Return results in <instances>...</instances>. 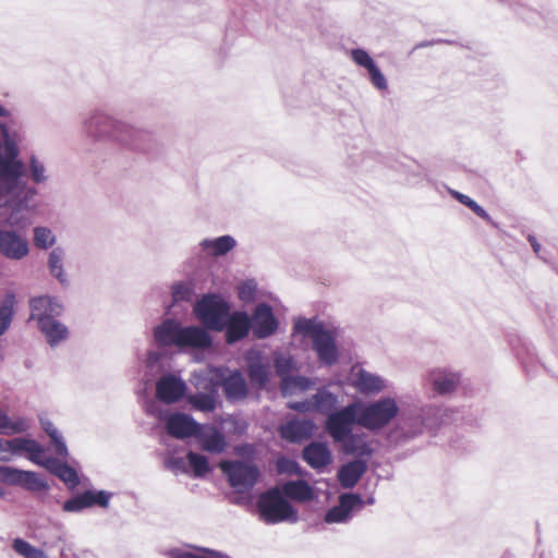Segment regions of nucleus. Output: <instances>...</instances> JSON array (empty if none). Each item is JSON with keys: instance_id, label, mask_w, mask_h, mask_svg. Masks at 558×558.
<instances>
[{"instance_id": "4be33fe9", "label": "nucleus", "mask_w": 558, "mask_h": 558, "mask_svg": "<svg viewBox=\"0 0 558 558\" xmlns=\"http://www.w3.org/2000/svg\"><path fill=\"white\" fill-rule=\"evenodd\" d=\"M362 505L363 499L359 494H342L339 497V504L325 514V521L327 523H345L351 519L352 510Z\"/></svg>"}, {"instance_id": "4c0bfd02", "label": "nucleus", "mask_w": 558, "mask_h": 558, "mask_svg": "<svg viewBox=\"0 0 558 558\" xmlns=\"http://www.w3.org/2000/svg\"><path fill=\"white\" fill-rule=\"evenodd\" d=\"M29 428V423L24 417L12 420L4 412L0 411V435H14L24 433Z\"/></svg>"}, {"instance_id": "0eeeda50", "label": "nucleus", "mask_w": 558, "mask_h": 558, "mask_svg": "<svg viewBox=\"0 0 558 558\" xmlns=\"http://www.w3.org/2000/svg\"><path fill=\"white\" fill-rule=\"evenodd\" d=\"M257 509L260 520L266 524L284 521L295 523L299 520L296 510L278 487L270 488L258 497Z\"/></svg>"}, {"instance_id": "9d476101", "label": "nucleus", "mask_w": 558, "mask_h": 558, "mask_svg": "<svg viewBox=\"0 0 558 558\" xmlns=\"http://www.w3.org/2000/svg\"><path fill=\"white\" fill-rule=\"evenodd\" d=\"M442 410L434 405H425L420 410L403 414L399 424L404 439L414 438L423 434L424 429L434 427L445 422L441 418Z\"/></svg>"}, {"instance_id": "a19ab883", "label": "nucleus", "mask_w": 558, "mask_h": 558, "mask_svg": "<svg viewBox=\"0 0 558 558\" xmlns=\"http://www.w3.org/2000/svg\"><path fill=\"white\" fill-rule=\"evenodd\" d=\"M15 295L8 293L0 302V336L10 327L14 316Z\"/></svg>"}, {"instance_id": "a878e982", "label": "nucleus", "mask_w": 558, "mask_h": 558, "mask_svg": "<svg viewBox=\"0 0 558 558\" xmlns=\"http://www.w3.org/2000/svg\"><path fill=\"white\" fill-rule=\"evenodd\" d=\"M315 424L310 420H291L280 428L282 438L290 442H300L313 435Z\"/></svg>"}, {"instance_id": "3c124183", "label": "nucleus", "mask_w": 558, "mask_h": 558, "mask_svg": "<svg viewBox=\"0 0 558 558\" xmlns=\"http://www.w3.org/2000/svg\"><path fill=\"white\" fill-rule=\"evenodd\" d=\"M86 508H88V507H87L84 492L65 500L62 505V509L65 512H81L82 510H84Z\"/></svg>"}, {"instance_id": "b1692460", "label": "nucleus", "mask_w": 558, "mask_h": 558, "mask_svg": "<svg viewBox=\"0 0 558 558\" xmlns=\"http://www.w3.org/2000/svg\"><path fill=\"white\" fill-rule=\"evenodd\" d=\"M199 429L201 425L184 413L171 414L167 420L168 433L179 439L196 436Z\"/></svg>"}, {"instance_id": "37998d69", "label": "nucleus", "mask_w": 558, "mask_h": 558, "mask_svg": "<svg viewBox=\"0 0 558 558\" xmlns=\"http://www.w3.org/2000/svg\"><path fill=\"white\" fill-rule=\"evenodd\" d=\"M13 550L23 558H49L48 555L39 548H36L23 538L16 537L12 542Z\"/></svg>"}, {"instance_id": "c756f323", "label": "nucleus", "mask_w": 558, "mask_h": 558, "mask_svg": "<svg viewBox=\"0 0 558 558\" xmlns=\"http://www.w3.org/2000/svg\"><path fill=\"white\" fill-rule=\"evenodd\" d=\"M206 392H196L189 396V402L190 404L202 412L208 413L213 412L216 409L217 404V391H218V385L216 383H208L206 385Z\"/></svg>"}, {"instance_id": "dca6fc26", "label": "nucleus", "mask_w": 558, "mask_h": 558, "mask_svg": "<svg viewBox=\"0 0 558 558\" xmlns=\"http://www.w3.org/2000/svg\"><path fill=\"white\" fill-rule=\"evenodd\" d=\"M250 317L253 333L257 339H266L278 329V319L275 317L271 306L267 303L257 304Z\"/></svg>"}, {"instance_id": "2eb2a0df", "label": "nucleus", "mask_w": 558, "mask_h": 558, "mask_svg": "<svg viewBox=\"0 0 558 558\" xmlns=\"http://www.w3.org/2000/svg\"><path fill=\"white\" fill-rule=\"evenodd\" d=\"M247 376L253 386L264 389L270 379V364L258 350H248L244 356Z\"/></svg>"}, {"instance_id": "bf43d9fd", "label": "nucleus", "mask_w": 558, "mask_h": 558, "mask_svg": "<svg viewBox=\"0 0 558 558\" xmlns=\"http://www.w3.org/2000/svg\"><path fill=\"white\" fill-rule=\"evenodd\" d=\"M8 440L0 438V462H9Z\"/></svg>"}, {"instance_id": "f8f14e48", "label": "nucleus", "mask_w": 558, "mask_h": 558, "mask_svg": "<svg viewBox=\"0 0 558 558\" xmlns=\"http://www.w3.org/2000/svg\"><path fill=\"white\" fill-rule=\"evenodd\" d=\"M219 468L227 476L230 486L238 493L253 488L259 477L258 468L251 462L221 461Z\"/></svg>"}, {"instance_id": "69168bd1", "label": "nucleus", "mask_w": 558, "mask_h": 558, "mask_svg": "<svg viewBox=\"0 0 558 558\" xmlns=\"http://www.w3.org/2000/svg\"><path fill=\"white\" fill-rule=\"evenodd\" d=\"M429 45H430V43H422V44H420L417 47H427V46H429Z\"/></svg>"}, {"instance_id": "473e14b6", "label": "nucleus", "mask_w": 558, "mask_h": 558, "mask_svg": "<svg viewBox=\"0 0 558 558\" xmlns=\"http://www.w3.org/2000/svg\"><path fill=\"white\" fill-rule=\"evenodd\" d=\"M47 470L60 478L70 488H74L80 484V477L76 470L56 458L49 457V460L47 461Z\"/></svg>"}, {"instance_id": "72a5a7b5", "label": "nucleus", "mask_w": 558, "mask_h": 558, "mask_svg": "<svg viewBox=\"0 0 558 558\" xmlns=\"http://www.w3.org/2000/svg\"><path fill=\"white\" fill-rule=\"evenodd\" d=\"M282 496L296 500L307 501L314 496L313 488L304 480L288 481L280 488Z\"/></svg>"}, {"instance_id": "39448f33", "label": "nucleus", "mask_w": 558, "mask_h": 558, "mask_svg": "<svg viewBox=\"0 0 558 558\" xmlns=\"http://www.w3.org/2000/svg\"><path fill=\"white\" fill-rule=\"evenodd\" d=\"M154 340L159 347H178L208 349L211 347V336L202 327H182L174 318H166L154 327Z\"/></svg>"}, {"instance_id": "bb28decb", "label": "nucleus", "mask_w": 558, "mask_h": 558, "mask_svg": "<svg viewBox=\"0 0 558 558\" xmlns=\"http://www.w3.org/2000/svg\"><path fill=\"white\" fill-rule=\"evenodd\" d=\"M367 463L365 460L355 459L340 466L338 470V481L343 488H352L365 474Z\"/></svg>"}, {"instance_id": "6ab92c4d", "label": "nucleus", "mask_w": 558, "mask_h": 558, "mask_svg": "<svg viewBox=\"0 0 558 558\" xmlns=\"http://www.w3.org/2000/svg\"><path fill=\"white\" fill-rule=\"evenodd\" d=\"M351 60L360 68L367 71L368 80L374 88L377 90H386L388 88V81L377 66L371 54L362 48H355L350 51Z\"/></svg>"}, {"instance_id": "2f4dec72", "label": "nucleus", "mask_w": 558, "mask_h": 558, "mask_svg": "<svg viewBox=\"0 0 558 558\" xmlns=\"http://www.w3.org/2000/svg\"><path fill=\"white\" fill-rule=\"evenodd\" d=\"M203 450L211 453H221L226 448L225 436L215 427L199 429L196 435Z\"/></svg>"}, {"instance_id": "6e6552de", "label": "nucleus", "mask_w": 558, "mask_h": 558, "mask_svg": "<svg viewBox=\"0 0 558 558\" xmlns=\"http://www.w3.org/2000/svg\"><path fill=\"white\" fill-rule=\"evenodd\" d=\"M359 425L368 430H380L388 426L399 413L395 398L384 397L378 400L360 404Z\"/></svg>"}, {"instance_id": "412c9836", "label": "nucleus", "mask_w": 558, "mask_h": 558, "mask_svg": "<svg viewBox=\"0 0 558 558\" xmlns=\"http://www.w3.org/2000/svg\"><path fill=\"white\" fill-rule=\"evenodd\" d=\"M336 444L341 445L343 453L356 457L363 460V458H371L374 453L373 440L369 439L365 433H350L347 438Z\"/></svg>"}, {"instance_id": "338daca9", "label": "nucleus", "mask_w": 558, "mask_h": 558, "mask_svg": "<svg viewBox=\"0 0 558 558\" xmlns=\"http://www.w3.org/2000/svg\"><path fill=\"white\" fill-rule=\"evenodd\" d=\"M0 496L1 497L4 496V492H3V489L1 487H0Z\"/></svg>"}, {"instance_id": "393cba45", "label": "nucleus", "mask_w": 558, "mask_h": 558, "mask_svg": "<svg viewBox=\"0 0 558 558\" xmlns=\"http://www.w3.org/2000/svg\"><path fill=\"white\" fill-rule=\"evenodd\" d=\"M302 458L315 470H322L332 461L331 451L327 444L319 441H313L305 446L302 451Z\"/></svg>"}, {"instance_id": "a211bd4d", "label": "nucleus", "mask_w": 558, "mask_h": 558, "mask_svg": "<svg viewBox=\"0 0 558 558\" xmlns=\"http://www.w3.org/2000/svg\"><path fill=\"white\" fill-rule=\"evenodd\" d=\"M351 386L361 395H377L387 388L386 380L362 367H353L351 371Z\"/></svg>"}, {"instance_id": "052dcab7", "label": "nucleus", "mask_w": 558, "mask_h": 558, "mask_svg": "<svg viewBox=\"0 0 558 558\" xmlns=\"http://www.w3.org/2000/svg\"><path fill=\"white\" fill-rule=\"evenodd\" d=\"M450 194L457 199L459 201L461 204L463 205H468L469 202L471 201V197L465 195V194H462L458 191H453V190H450Z\"/></svg>"}, {"instance_id": "6e6d98bb", "label": "nucleus", "mask_w": 558, "mask_h": 558, "mask_svg": "<svg viewBox=\"0 0 558 558\" xmlns=\"http://www.w3.org/2000/svg\"><path fill=\"white\" fill-rule=\"evenodd\" d=\"M289 408L291 410L302 412V413L314 412L313 398L311 397L303 401L291 402V403H289Z\"/></svg>"}, {"instance_id": "e433bc0d", "label": "nucleus", "mask_w": 558, "mask_h": 558, "mask_svg": "<svg viewBox=\"0 0 558 558\" xmlns=\"http://www.w3.org/2000/svg\"><path fill=\"white\" fill-rule=\"evenodd\" d=\"M313 386L314 381L312 379L301 375H290L280 380V391L283 397L310 390Z\"/></svg>"}, {"instance_id": "ea45409f", "label": "nucleus", "mask_w": 558, "mask_h": 558, "mask_svg": "<svg viewBox=\"0 0 558 558\" xmlns=\"http://www.w3.org/2000/svg\"><path fill=\"white\" fill-rule=\"evenodd\" d=\"M195 286L191 280L174 282L171 287L172 304L191 302L195 295Z\"/></svg>"}, {"instance_id": "e2e57ef3", "label": "nucleus", "mask_w": 558, "mask_h": 558, "mask_svg": "<svg viewBox=\"0 0 558 558\" xmlns=\"http://www.w3.org/2000/svg\"><path fill=\"white\" fill-rule=\"evenodd\" d=\"M10 116V110H8L5 107H3L1 104H0V117L1 118H7Z\"/></svg>"}, {"instance_id": "20e7f679", "label": "nucleus", "mask_w": 558, "mask_h": 558, "mask_svg": "<svg viewBox=\"0 0 558 558\" xmlns=\"http://www.w3.org/2000/svg\"><path fill=\"white\" fill-rule=\"evenodd\" d=\"M293 335L312 340V347L318 361L325 366H331L339 360V350L336 343L337 331L327 328L317 317H295L292 326Z\"/></svg>"}, {"instance_id": "f3484780", "label": "nucleus", "mask_w": 558, "mask_h": 558, "mask_svg": "<svg viewBox=\"0 0 558 558\" xmlns=\"http://www.w3.org/2000/svg\"><path fill=\"white\" fill-rule=\"evenodd\" d=\"M251 329V317L245 311L229 312L223 319L225 338L228 344L241 341L248 336Z\"/></svg>"}, {"instance_id": "cd10ccee", "label": "nucleus", "mask_w": 558, "mask_h": 558, "mask_svg": "<svg viewBox=\"0 0 558 558\" xmlns=\"http://www.w3.org/2000/svg\"><path fill=\"white\" fill-rule=\"evenodd\" d=\"M228 401H240L246 398L248 389L243 375L239 371L230 373L221 381Z\"/></svg>"}, {"instance_id": "680f3d73", "label": "nucleus", "mask_w": 558, "mask_h": 558, "mask_svg": "<svg viewBox=\"0 0 558 558\" xmlns=\"http://www.w3.org/2000/svg\"><path fill=\"white\" fill-rule=\"evenodd\" d=\"M527 241H529V243L531 244V246H532V248H533L534 253H535L536 255H539V252H541V250H542V245L538 243L537 239H536L534 235L530 234V235L527 236Z\"/></svg>"}, {"instance_id": "5fc2aeb1", "label": "nucleus", "mask_w": 558, "mask_h": 558, "mask_svg": "<svg viewBox=\"0 0 558 558\" xmlns=\"http://www.w3.org/2000/svg\"><path fill=\"white\" fill-rule=\"evenodd\" d=\"M238 295L240 300L244 302L253 300L255 295V284L253 283V281L243 282L239 287Z\"/></svg>"}, {"instance_id": "49530a36", "label": "nucleus", "mask_w": 558, "mask_h": 558, "mask_svg": "<svg viewBox=\"0 0 558 558\" xmlns=\"http://www.w3.org/2000/svg\"><path fill=\"white\" fill-rule=\"evenodd\" d=\"M195 477H202L209 472L208 460L205 456L190 451L186 456Z\"/></svg>"}, {"instance_id": "aec40b11", "label": "nucleus", "mask_w": 558, "mask_h": 558, "mask_svg": "<svg viewBox=\"0 0 558 558\" xmlns=\"http://www.w3.org/2000/svg\"><path fill=\"white\" fill-rule=\"evenodd\" d=\"M186 391V385L180 377L169 374L159 378L156 384V396L165 403L179 401Z\"/></svg>"}, {"instance_id": "c9c22d12", "label": "nucleus", "mask_w": 558, "mask_h": 558, "mask_svg": "<svg viewBox=\"0 0 558 558\" xmlns=\"http://www.w3.org/2000/svg\"><path fill=\"white\" fill-rule=\"evenodd\" d=\"M40 426L45 433L49 436L51 445L54 448V452L62 458L69 456V450L62 434L56 427V425L46 416L39 417Z\"/></svg>"}, {"instance_id": "8fccbe9b", "label": "nucleus", "mask_w": 558, "mask_h": 558, "mask_svg": "<svg viewBox=\"0 0 558 558\" xmlns=\"http://www.w3.org/2000/svg\"><path fill=\"white\" fill-rule=\"evenodd\" d=\"M44 451V447L34 439L33 445L27 451V459L33 463L40 465L47 470V461L49 460V457L43 458Z\"/></svg>"}, {"instance_id": "79ce46f5", "label": "nucleus", "mask_w": 558, "mask_h": 558, "mask_svg": "<svg viewBox=\"0 0 558 558\" xmlns=\"http://www.w3.org/2000/svg\"><path fill=\"white\" fill-rule=\"evenodd\" d=\"M274 365L277 375L280 377V380H283V377L290 376L291 372L299 369L295 359L291 355L282 353H275Z\"/></svg>"}, {"instance_id": "c85d7f7f", "label": "nucleus", "mask_w": 558, "mask_h": 558, "mask_svg": "<svg viewBox=\"0 0 558 558\" xmlns=\"http://www.w3.org/2000/svg\"><path fill=\"white\" fill-rule=\"evenodd\" d=\"M235 246L236 240L229 234L215 239H204L199 242V247L202 251L211 257L225 256Z\"/></svg>"}, {"instance_id": "9b49d317", "label": "nucleus", "mask_w": 558, "mask_h": 558, "mask_svg": "<svg viewBox=\"0 0 558 558\" xmlns=\"http://www.w3.org/2000/svg\"><path fill=\"white\" fill-rule=\"evenodd\" d=\"M360 403L352 402L342 409H337L326 418L325 429L335 442L342 441L359 424Z\"/></svg>"}, {"instance_id": "c03bdc74", "label": "nucleus", "mask_w": 558, "mask_h": 558, "mask_svg": "<svg viewBox=\"0 0 558 558\" xmlns=\"http://www.w3.org/2000/svg\"><path fill=\"white\" fill-rule=\"evenodd\" d=\"M85 499L87 502V507L92 508L94 506H98L100 508L107 509L110 505V500L113 496L111 492L108 490H93L87 489L84 492Z\"/></svg>"}, {"instance_id": "f257e3e1", "label": "nucleus", "mask_w": 558, "mask_h": 558, "mask_svg": "<svg viewBox=\"0 0 558 558\" xmlns=\"http://www.w3.org/2000/svg\"><path fill=\"white\" fill-rule=\"evenodd\" d=\"M83 129L95 141L112 142L150 156L160 153L159 143L149 131L116 119L101 110L90 112L83 121Z\"/></svg>"}, {"instance_id": "58836bf2", "label": "nucleus", "mask_w": 558, "mask_h": 558, "mask_svg": "<svg viewBox=\"0 0 558 558\" xmlns=\"http://www.w3.org/2000/svg\"><path fill=\"white\" fill-rule=\"evenodd\" d=\"M27 167L28 175L33 183L44 184L49 180V173L45 162L35 154L29 155Z\"/></svg>"}, {"instance_id": "4468645a", "label": "nucleus", "mask_w": 558, "mask_h": 558, "mask_svg": "<svg viewBox=\"0 0 558 558\" xmlns=\"http://www.w3.org/2000/svg\"><path fill=\"white\" fill-rule=\"evenodd\" d=\"M29 253L26 236L19 230L0 228V254L10 260H21Z\"/></svg>"}, {"instance_id": "0e129e2a", "label": "nucleus", "mask_w": 558, "mask_h": 558, "mask_svg": "<svg viewBox=\"0 0 558 558\" xmlns=\"http://www.w3.org/2000/svg\"><path fill=\"white\" fill-rule=\"evenodd\" d=\"M478 206V204L471 198V201L469 202V204L466 205V207H469L470 209H472L473 211L475 210V208Z\"/></svg>"}, {"instance_id": "09e8293b", "label": "nucleus", "mask_w": 558, "mask_h": 558, "mask_svg": "<svg viewBox=\"0 0 558 558\" xmlns=\"http://www.w3.org/2000/svg\"><path fill=\"white\" fill-rule=\"evenodd\" d=\"M34 439L17 437L8 440L9 445V461H11L12 456H22L23 453H27L31 446L33 445Z\"/></svg>"}, {"instance_id": "423d86ee", "label": "nucleus", "mask_w": 558, "mask_h": 558, "mask_svg": "<svg viewBox=\"0 0 558 558\" xmlns=\"http://www.w3.org/2000/svg\"><path fill=\"white\" fill-rule=\"evenodd\" d=\"M31 319L37 320L50 347H57L69 336L68 327L56 318L63 312V304L54 296L40 295L29 301Z\"/></svg>"}, {"instance_id": "603ef678", "label": "nucleus", "mask_w": 558, "mask_h": 558, "mask_svg": "<svg viewBox=\"0 0 558 558\" xmlns=\"http://www.w3.org/2000/svg\"><path fill=\"white\" fill-rule=\"evenodd\" d=\"M276 468L280 474H300L299 463L289 458H279L276 462Z\"/></svg>"}, {"instance_id": "13d9d810", "label": "nucleus", "mask_w": 558, "mask_h": 558, "mask_svg": "<svg viewBox=\"0 0 558 558\" xmlns=\"http://www.w3.org/2000/svg\"><path fill=\"white\" fill-rule=\"evenodd\" d=\"M474 213L483 218L484 220H486L488 223H490L494 228H497L498 227V223L496 221H494L492 219V217L489 216V214L482 207V206H477L474 210Z\"/></svg>"}, {"instance_id": "1a4fd4ad", "label": "nucleus", "mask_w": 558, "mask_h": 558, "mask_svg": "<svg viewBox=\"0 0 558 558\" xmlns=\"http://www.w3.org/2000/svg\"><path fill=\"white\" fill-rule=\"evenodd\" d=\"M230 312V304L218 294H204L194 305V313L210 330L222 331L223 319Z\"/></svg>"}, {"instance_id": "f03ea898", "label": "nucleus", "mask_w": 558, "mask_h": 558, "mask_svg": "<svg viewBox=\"0 0 558 558\" xmlns=\"http://www.w3.org/2000/svg\"><path fill=\"white\" fill-rule=\"evenodd\" d=\"M38 190L25 180L9 190L0 189V222L3 228L23 231L31 223Z\"/></svg>"}, {"instance_id": "7c9ffc66", "label": "nucleus", "mask_w": 558, "mask_h": 558, "mask_svg": "<svg viewBox=\"0 0 558 558\" xmlns=\"http://www.w3.org/2000/svg\"><path fill=\"white\" fill-rule=\"evenodd\" d=\"M312 398L314 412L326 416L337 410L340 404L339 396L331 392L326 387L318 388Z\"/></svg>"}, {"instance_id": "de8ad7c7", "label": "nucleus", "mask_w": 558, "mask_h": 558, "mask_svg": "<svg viewBox=\"0 0 558 558\" xmlns=\"http://www.w3.org/2000/svg\"><path fill=\"white\" fill-rule=\"evenodd\" d=\"M173 558H230L219 551L202 549L198 553L186 551L181 549H173L171 551Z\"/></svg>"}, {"instance_id": "864d4df0", "label": "nucleus", "mask_w": 558, "mask_h": 558, "mask_svg": "<svg viewBox=\"0 0 558 558\" xmlns=\"http://www.w3.org/2000/svg\"><path fill=\"white\" fill-rule=\"evenodd\" d=\"M166 469L172 471L174 474H181L187 472L186 461L181 457H168L165 460Z\"/></svg>"}, {"instance_id": "a18cd8bd", "label": "nucleus", "mask_w": 558, "mask_h": 558, "mask_svg": "<svg viewBox=\"0 0 558 558\" xmlns=\"http://www.w3.org/2000/svg\"><path fill=\"white\" fill-rule=\"evenodd\" d=\"M34 244L37 248L48 250L56 243V235L51 229L47 227H36L34 229Z\"/></svg>"}, {"instance_id": "5701e85b", "label": "nucleus", "mask_w": 558, "mask_h": 558, "mask_svg": "<svg viewBox=\"0 0 558 558\" xmlns=\"http://www.w3.org/2000/svg\"><path fill=\"white\" fill-rule=\"evenodd\" d=\"M427 381L436 393L445 396L456 390L460 374L447 368H435L428 373Z\"/></svg>"}, {"instance_id": "7ed1b4c3", "label": "nucleus", "mask_w": 558, "mask_h": 558, "mask_svg": "<svg viewBox=\"0 0 558 558\" xmlns=\"http://www.w3.org/2000/svg\"><path fill=\"white\" fill-rule=\"evenodd\" d=\"M22 131L13 122L0 121V189L9 190L24 180L25 168L19 158Z\"/></svg>"}, {"instance_id": "ddd939ff", "label": "nucleus", "mask_w": 558, "mask_h": 558, "mask_svg": "<svg viewBox=\"0 0 558 558\" xmlns=\"http://www.w3.org/2000/svg\"><path fill=\"white\" fill-rule=\"evenodd\" d=\"M0 482L20 486L31 492H40L48 488L47 483L36 472L24 471L13 466H0Z\"/></svg>"}, {"instance_id": "4d7b16f0", "label": "nucleus", "mask_w": 558, "mask_h": 558, "mask_svg": "<svg viewBox=\"0 0 558 558\" xmlns=\"http://www.w3.org/2000/svg\"><path fill=\"white\" fill-rule=\"evenodd\" d=\"M165 357L161 352L157 351H148L146 357V366L154 371L155 368H159L160 361Z\"/></svg>"}, {"instance_id": "f704fd0d", "label": "nucleus", "mask_w": 558, "mask_h": 558, "mask_svg": "<svg viewBox=\"0 0 558 558\" xmlns=\"http://www.w3.org/2000/svg\"><path fill=\"white\" fill-rule=\"evenodd\" d=\"M64 258V248L57 246L49 253L47 266L50 275L56 278L61 286L66 287L69 284V279L63 267Z\"/></svg>"}]
</instances>
